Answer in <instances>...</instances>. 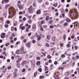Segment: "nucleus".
I'll return each instance as SVG.
<instances>
[{"instance_id": "f257e3e1", "label": "nucleus", "mask_w": 79, "mask_h": 79, "mask_svg": "<svg viewBox=\"0 0 79 79\" xmlns=\"http://www.w3.org/2000/svg\"><path fill=\"white\" fill-rule=\"evenodd\" d=\"M33 7L31 5L30 6L29 8H28V10L30 13H33L34 10V8H32Z\"/></svg>"}, {"instance_id": "f03ea898", "label": "nucleus", "mask_w": 79, "mask_h": 79, "mask_svg": "<svg viewBox=\"0 0 79 79\" xmlns=\"http://www.w3.org/2000/svg\"><path fill=\"white\" fill-rule=\"evenodd\" d=\"M54 78L56 79H59V75L56 73H55L54 74Z\"/></svg>"}, {"instance_id": "7ed1b4c3", "label": "nucleus", "mask_w": 79, "mask_h": 79, "mask_svg": "<svg viewBox=\"0 0 79 79\" xmlns=\"http://www.w3.org/2000/svg\"><path fill=\"white\" fill-rule=\"evenodd\" d=\"M17 6H18L20 10H23V7L21 4H19L17 5Z\"/></svg>"}, {"instance_id": "20e7f679", "label": "nucleus", "mask_w": 79, "mask_h": 79, "mask_svg": "<svg viewBox=\"0 0 79 79\" xmlns=\"http://www.w3.org/2000/svg\"><path fill=\"white\" fill-rule=\"evenodd\" d=\"M4 2L5 3H8L9 2V0H2V3L3 4Z\"/></svg>"}, {"instance_id": "39448f33", "label": "nucleus", "mask_w": 79, "mask_h": 79, "mask_svg": "<svg viewBox=\"0 0 79 79\" xmlns=\"http://www.w3.org/2000/svg\"><path fill=\"white\" fill-rule=\"evenodd\" d=\"M6 35L5 33H2L1 34V37L2 39H3V38H5V36Z\"/></svg>"}, {"instance_id": "423d86ee", "label": "nucleus", "mask_w": 79, "mask_h": 79, "mask_svg": "<svg viewBox=\"0 0 79 79\" xmlns=\"http://www.w3.org/2000/svg\"><path fill=\"white\" fill-rule=\"evenodd\" d=\"M26 46L27 47L29 48V47H31V44L29 43H27L26 44Z\"/></svg>"}, {"instance_id": "0eeeda50", "label": "nucleus", "mask_w": 79, "mask_h": 79, "mask_svg": "<svg viewBox=\"0 0 79 79\" xmlns=\"http://www.w3.org/2000/svg\"><path fill=\"white\" fill-rule=\"evenodd\" d=\"M24 50V46H23L20 48V52H21V53H22V52H23V51Z\"/></svg>"}, {"instance_id": "6e6552de", "label": "nucleus", "mask_w": 79, "mask_h": 79, "mask_svg": "<svg viewBox=\"0 0 79 79\" xmlns=\"http://www.w3.org/2000/svg\"><path fill=\"white\" fill-rule=\"evenodd\" d=\"M27 63V61L26 60H24L21 63V65L23 66H24V64H26Z\"/></svg>"}, {"instance_id": "1a4fd4ad", "label": "nucleus", "mask_w": 79, "mask_h": 79, "mask_svg": "<svg viewBox=\"0 0 79 79\" xmlns=\"http://www.w3.org/2000/svg\"><path fill=\"white\" fill-rule=\"evenodd\" d=\"M41 13V10H39L36 12V15H39Z\"/></svg>"}, {"instance_id": "9d476101", "label": "nucleus", "mask_w": 79, "mask_h": 79, "mask_svg": "<svg viewBox=\"0 0 79 79\" xmlns=\"http://www.w3.org/2000/svg\"><path fill=\"white\" fill-rule=\"evenodd\" d=\"M70 16L71 17L75 16H76V14L74 12H72Z\"/></svg>"}, {"instance_id": "9b49d317", "label": "nucleus", "mask_w": 79, "mask_h": 79, "mask_svg": "<svg viewBox=\"0 0 79 79\" xmlns=\"http://www.w3.org/2000/svg\"><path fill=\"white\" fill-rule=\"evenodd\" d=\"M47 38L48 40H50V39H51V36L50 35H48L47 36Z\"/></svg>"}, {"instance_id": "f8f14e48", "label": "nucleus", "mask_w": 79, "mask_h": 79, "mask_svg": "<svg viewBox=\"0 0 79 79\" xmlns=\"http://www.w3.org/2000/svg\"><path fill=\"white\" fill-rule=\"evenodd\" d=\"M45 78V77L44 75H41L39 77V79H43Z\"/></svg>"}, {"instance_id": "ddd939ff", "label": "nucleus", "mask_w": 79, "mask_h": 79, "mask_svg": "<svg viewBox=\"0 0 79 79\" xmlns=\"http://www.w3.org/2000/svg\"><path fill=\"white\" fill-rule=\"evenodd\" d=\"M37 4V2L35 1H34L33 3V6L34 7H35L36 6V4Z\"/></svg>"}, {"instance_id": "4468645a", "label": "nucleus", "mask_w": 79, "mask_h": 79, "mask_svg": "<svg viewBox=\"0 0 79 79\" xmlns=\"http://www.w3.org/2000/svg\"><path fill=\"white\" fill-rule=\"evenodd\" d=\"M16 72H14V77L15 78L17 77V74H16Z\"/></svg>"}, {"instance_id": "2eb2a0df", "label": "nucleus", "mask_w": 79, "mask_h": 79, "mask_svg": "<svg viewBox=\"0 0 79 79\" xmlns=\"http://www.w3.org/2000/svg\"><path fill=\"white\" fill-rule=\"evenodd\" d=\"M10 5L9 4H6L5 5V9H7V8H8V7H9V6H10Z\"/></svg>"}, {"instance_id": "dca6fc26", "label": "nucleus", "mask_w": 79, "mask_h": 79, "mask_svg": "<svg viewBox=\"0 0 79 79\" xmlns=\"http://www.w3.org/2000/svg\"><path fill=\"white\" fill-rule=\"evenodd\" d=\"M56 40V38L55 37H52V40L55 42V40Z\"/></svg>"}, {"instance_id": "f3484780", "label": "nucleus", "mask_w": 79, "mask_h": 79, "mask_svg": "<svg viewBox=\"0 0 79 79\" xmlns=\"http://www.w3.org/2000/svg\"><path fill=\"white\" fill-rule=\"evenodd\" d=\"M36 65L37 66H39L40 64V61H38L36 63Z\"/></svg>"}, {"instance_id": "a211bd4d", "label": "nucleus", "mask_w": 79, "mask_h": 79, "mask_svg": "<svg viewBox=\"0 0 79 79\" xmlns=\"http://www.w3.org/2000/svg\"><path fill=\"white\" fill-rule=\"evenodd\" d=\"M16 66L17 68H19V67H20V64H19V62H17Z\"/></svg>"}, {"instance_id": "6ab92c4d", "label": "nucleus", "mask_w": 79, "mask_h": 79, "mask_svg": "<svg viewBox=\"0 0 79 79\" xmlns=\"http://www.w3.org/2000/svg\"><path fill=\"white\" fill-rule=\"evenodd\" d=\"M67 25H68V23L67 22H65L64 23L63 25V26H64V27L67 26Z\"/></svg>"}, {"instance_id": "aec40b11", "label": "nucleus", "mask_w": 79, "mask_h": 79, "mask_svg": "<svg viewBox=\"0 0 79 79\" xmlns=\"http://www.w3.org/2000/svg\"><path fill=\"white\" fill-rule=\"evenodd\" d=\"M53 20H50L49 22V24H53Z\"/></svg>"}, {"instance_id": "412c9836", "label": "nucleus", "mask_w": 79, "mask_h": 79, "mask_svg": "<svg viewBox=\"0 0 79 79\" xmlns=\"http://www.w3.org/2000/svg\"><path fill=\"white\" fill-rule=\"evenodd\" d=\"M57 6L58 3L57 2L55 3L53 5V6H54L55 7H56V6Z\"/></svg>"}, {"instance_id": "4be33fe9", "label": "nucleus", "mask_w": 79, "mask_h": 79, "mask_svg": "<svg viewBox=\"0 0 79 79\" xmlns=\"http://www.w3.org/2000/svg\"><path fill=\"white\" fill-rule=\"evenodd\" d=\"M36 28V25L34 24L32 26V29H35Z\"/></svg>"}, {"instance_id": "5701e85b", "label": "nucleus", "mask_w": 79, "mask_h": 79, "mask_svg": "<svg viewBox=\"0 0 79 79\" xmlns=\"http://www.w3.org/2000/svg\"><path fill=\"white\" fill-rule=\"evenodd\" d=\"M66 21L68 23H69V22H71V20L68 18H67L66 19Z\"/></svg>"}, {"instance_id": "b1692460", "label": "nucleus", "mask_w": 79, "mask_h": 79, "mask_svg": "<svg viewBox=\"0 0 79 79\" xmlns=\"http://www.w3.org/2000/svg\"><path fill=\"white\" fill-rule=\"evenodd\" d=\"M26 53H27V52L26 51H23V52H20L21 54L22 55V54H26Z\"/></svg>"}, {"instance_id": "393cba45", "label": "nucleus", "mask_w": 79, "mask_h": 79, "mask_svg": "<svg viewBox=\"0 0 79 79\" xmlns=\"http://www.w3.org/2000/svg\"><path fill=\"white\" fill-rule=\"evenodd\" d=\"M14 15V13H13L12 12H11V13H10V16H11V17L13 16Z\"/></svg>"}, {"instance_id": "a878e982", "label": "nucleus", "mask_w": 79, "mask_h": 79, "mask_svg": "<svg viewBox=\"0 0 79 79\" xmlns=\"http://www.w3.org/2000/svg\"><path fill=\"white\" fill-rule=\"evenodd\" d=\"M66 35H64L63 37V39L64 40H66Z\"/></svg>"}, {"instance_id": "bb28decb", "label": "nucleus", "mask_w": 79, "mask_h": 79, "mask_svg": "<svg viewBox=\"0 0 79 79\" xmlns=\"http://www.w3.org/2000/svg\"><path fill=\"white\" fill-rule=\"evenodd\" d=\"M48 19H49V16H47L46 17V19H45L46 21H48Z\"/></svg>"}, {"instance_id": "cd10ccee", "label": "nucleus", "mask_w": 79, "mask_h": 79, "mask_svg": "<svg viewBox=\"0 0 79 79\" xmlns=\"http://www.w3.org/2000/svg\"><path fill=\"white\" fill-rule=\"evenodd\" d=\"M47 58L48 59H51V58H52V56H51L50 55H48L47 56Z\"/></svg>"}, {"instance_id": "c85d7f7f", "label": "nucleus", "mask_w": 79, "mask_h": 79, "mask_svg": "<svg viewBox=\"0 0 79 79\" xmlns=\"http://www.w3.org/2000/svg\"><path fill=\"white\" fill-rule=\"evenodd\" d=\"M67 48H69L71 47V44H67L66 45Z\"/></svg>"}, {"instance_id": "c756f323", "label": "nucleus", "mask_w": 79, "mask_h": 79, "mask_svg": "<svg viewBox=\"0 0 79 79\" xmlns=\"http://www.w3.org/2000/svg\"><path fill=\"white\" fill-rule=\"evenodd\" d=\"M21 59L20 58H18L17 60V63H19L20 61H21Z\"/></svg>"}, {"instance_id": "7c9ffc66", "label": "nucleus", "mask_w": 79, "mask_h": 79, "mask_svg": "<svg viewBox=\"0 0 79 79\" xmlns=\"http://www.w3.org/2000/svg\"><path fill=\"white\" fill-rule=\"evenodd\" d=\"M45 23V22L44 20H43L42 21H41V24H44V23Z\"/></svg>"}, {"instance_id": "2f4dec72", "label": "nucleus", "mask_w": 79, "mask_h": 79, "mask_svg": "<svg viewBox=\"0 0 79 79\" xmlns=\"http://www.w3.org/2000/svg\"><path fill=\"white\" fill-rule=\"evenodd\" d=\"M45 46L47 47H50V45L48 44V43H46V44Z\"/></svg>"}, {"instance_id": "473e14b6", "label": "nucleus", "mask_w": 79, "mask_h": 79, "mask_svg": "<svg viewBox=\"0 0 79 79\" xmlns=\"http://www.w3.org/2000/svg\"><path fill=\"white\" fill-rule=\"evenodd\" d=\"M37 72H36L35 73H34V77H36V76H37Z\"/></svg>"}, {"instance_id": "72a5a7b5", "label": "nucleus", "mask_w": 79, "mask_h": 79, "mask_svg": "<svg viewBox=\"0 0 79 79\" xmlns=\"http://www.w3.org/2000/svg\"><path fill=\"white\" fill-rule=\"evenodd\" d=\"M60 69L64 70V68L63 67H60L59 68V70H60Z\"/></svg>"}, {"instance_id": "f704fd0d", "label": "nucleus", "mask_w": 79, "mask_h": 79, "mask_svg": "<svg viewBox=\"0 0 79 79\" xmlns=\"http://www.w3.org/2000/svg\"><path fill=\"white\" fill-rule=\"evenodd\" d=\"M40 29L41 30V31H44V28H43V27H42V26H40Z\"/></svg>"}, {"instance_id": "c9c22d12", "label": "nucleus", "mask_w": 79, "mask_h": 79, "mask_svg": "<svg viewBox=\"0 0 79 79\" xmlns=\"http://www.w3.org/2000/svg\"><path fill=\"white\" fill-rule=\"evenodd\" d=\"M16 54H17V55H19V50H17L16 52Z\"/></svg>"}, {"instance_id": "e433bc0d", "label": "nucleus", "mask_w": 79, "mask_h": 79, "mask_svg": "<svg viewBox=\"0 0 79 79\" xmlns=\"http://www.w3.org/2000/svg\"><path fill=\"white\" fill-rule=\"evenodd\" d=\"M6 68L5 69H3V73H6Z\"/></svg>"}, {"instance_id": "4c0bfd02", "label": "nucleus", "mask_w": 79, "mask_h": 79, "mask_svg": "<svg viewBox=\"0 0 79 79\" xmlns=\"http://www.w3.org/2000/svg\"><path fill=\"white\" fill-rule=\"evenodd\" d=\"M44 68H45V71H47L48 70V67L47 66H45Z\"/></svg>"}, {"instance_id": "58836bf2", "label": "nucleus", "mask_w": 79, "mask_h": 79, "mask_svg": "<svg viewBox=\"0 0 79 79\" xmlns=\"http://www.w3.org/2000/svg\"><path fill=\"white\" fill-rule=\"evenodd\" d=\"M38 71L39 72H41L42 71V68H39L38 69Z\"/></svg>"}, {"instance_id": "ea45409f", "label": "nucleus", "mask_w": 79, "mask_h": 79, "mask_svg": "<svg viewBox=\"0 0 79 79\" xmlns=\"http://www.w3.org/2000/svg\"><path fill=\"white\" fill-rule=\"evenodd\" d=\"M21 29L22 30H24L25 27L24 26H23L22 27H21Z\"/></svg>"}, {"instance_id": "a19ab883", "label": "nucleus", "mask_w": 79, "mask_h": 79, "mask_svg": "<svg viewBox=\"0 0 79 79\" xmlns=\"http://www.w3.org/2000/svg\"><path fill=\"white\" fill-rule=\"evenodd\" d=\"M10 10H11V12H12V11L13 10V7H10L9 8V10L10 11Z\"/></svg>"}, {"instance_id": "79ce46f5", "label": "nucleus", "mask_w": 79, "mask_h": 79, "mask_svg": "<svg viewBox=\"0 0 79 79\" xmlns=\"http://www.w3.org/2000/svg\"><path fill=\"white\" fill-rule=\"evenodd\" d=\"M72 60H74V61H75V60H76V58L75 57H74V56H73L72 57Z\"/></svg>"}, {"instance_id": "37998d69", "label": "nucleus", "mask_w": 79, "mask_h": 79, "mask_svg": "<svg viewBox=\"0 0 79 79\" xmlns=\"http://www.w3.org/2000/svg\"><path fill=\"white\" fill-rule=\"evenodd\" d=\"M2 54H3L4 55H5L6 56V53L5 51H4V52H2Z\"/></svg>"}, {"instance_id": "c03bdc74", "label": "nucleus", "mask_w": 79, "mask_h": 79, "mask_svg": "<svg viewBox=\"0 0 79 79\" xmlns=\"http://www.w3.org/2000/svg\"><path fill=\"white\" fill-rule=\"evenodd\" d=\"M35 42H36V41H35V40H32V43H33V44H35Z\"/></svg>"}, {"instance_id": "a18cd8bd", "label": "nucleus", "mask_w": 79, "mask_h": 79, "mask_svg": "<svg viewBox=\"0 0 79 79\" xmlns=\"http://www.w3.org/2000/svg\"><path fill=\"white\" fill-rule=\"evenodd\" d=\"M60 45L61 46V47H63V45H64V44L63 43H61L60 44Z\"/></svg>"}, {"instance_id": "49530a36", "label": "nucleus", "mask_w": 79, "mask_h": 79, "mask_svg": "<svg viewBox=\"0 0 79 79\" xmlns=\"http://www.w3.org/2000/svg\"><path fill=\"white\" fill-rule=\"evenodd\" d=\"M65 56H66L64 54H62L61 56V57H62V58H65Z\"/></svg>"}, {"instance_id": "de8ad7c7", "label": "nucleus", "mask_w": 79, "mask_h": 79, "mask_svg": "<svg viewBox=\"0 0 79 79\" xmlns=\"http://www.w3.org/2000/svg\"><path fill=\"white\" fill-rule=\"evenodd\" d=\"M26 32H29V28L27 27L26 28Z\"/></svg>"}, {"instance_id": "09e8293b", "label": "nucleus", "mask_w": 79, "mask_h": 79, "mask_svg": "<svg viewBox=\"0 0 79 79\" xmlns=\"http://www.w3.org/2000/svg\"><path fill=\"white\" fill-rule=\"evenodd\" d=\"M36 59L38 60H40V57L39 56H38L36 57Z\"/></svg>"}, {"instance_id": "8fccbe9b", "label": "nucleus", "mask_w": 79, "mask_h": 79, "mask_svg": "<svg viewBox=\"0 0 79 79\" xmlns=\"http://www.w3.org/2000/svg\"><path fill=\"white\" fill-rule=\"evenodd\" d=\"M59 15V12H56L55 14V15L56 16H58Z\"/></svg>"}, {"instance_id": "3c124183", "label": "nucleus", "mask_w": 79, "mask_h": 79, "mask_svg": "<svg viewBox=\"0 0 79 79\" xmlns=\"http://www.w3.org/2000/svg\"><path fill=\"white\" fill-rule=\"evenodd\" d=\"M39 37L40 38H42V34H40L39 36Z\"/></svg>"}, {"instance_id": "603ef678", "label": "nucleus", "mask_w": 79, "mask_h": 79, "mask_svg": "<svg viewBox=\"0 0 79 79\" xmlns=\"http://www.w3.org/2000/svg\"><path fill=\"white\" fill-rule=\"evenodd\" d=\"M26 71V69H23L22 70V72L23 73H24Z\"/></svg>"}, {"instance_id": "864d4df0", "label": "nucleus", "mask_w": 79, "mask_h": 79, "mask_svg": "<svg viewBox=\"0 0 79 79\" xmlns=\"http://www.w3.org/2000/svg\"><path fill=\"white\" fill-rule=\"evenodd\" d=\"M17 22H16L15 23H14V26H17Z\"/></svg>"}, {"instance_id": "5fc2aeb1", "label": "nucleus", "mask_w": 79, "mask_h": 79, "mask_svg": "<svg viewBox=\"0 0 79 79\" xmlns=\"http://www.w3.org/2000/svg\"><path fill=\"white\" fill-rule=\"evenodd\" d=\"M27 42V40L26 39L23 40V42L24 43H26Z\"/></svg>"}, {"instance_id": "6e6d98bb", "label": "nucleus", "mask_w": 79, "mask_h": 79, "mask_svg": "<svg viewBox=\"0 0 79 79\" xmlns=\"http://www.w3.org/2000/svg\"><path fill=\"white\" fill-rule=\"evenodd\" d=\"M14 27H11V31H13V30H14Z\"/></svg>"}, {"instance_id": "4d7b16f0", "label": "nucleus", "mask_w": 79, "mask_h": 79, "mask_svg": "<svg viewBox=\"0 0 79 79\" xmlns=\"http://www.w3.org/2000/svg\"><path fill=\"white\" fill-rule=\"evenodd\" d=\"M55 43L54 42H52L50 43L51 45H55Z\"/></svg>"}, {"instance_id": "13d9d810", "label": "nucleus", "mask_w": 79, "mask_h": 79, "mask_svg": "<svg viewBox=\"0 0 79 79\" xmlns=\"http://www.w3.org/2000/svg\"><path fill=\"white\" fill-rule=\"evenodd\" d=\"M79 58V55H77L76 56V60H78Z\"/></svg>"}, {"instance_id": "bf43d9fd", "label": "nucleus", "mask_w": 79, "mask_h": 79, "mask_svg": "<svg viewBox=\"0 0 79 79\" xmlns=\"http://www.w3.org/2000/svg\"><path fill=\"white\" fill-rule=\"evenodd\" d=\"M41 38L40 37H38L37 38V40H38V41H39V40H40Z\"/></svg>"}, {"instance_id": "052dcab7", "label": "nucleus", "mask_w": 79, "mask_h": 79, "mask_svg": "<svg viewBox=\"0 0 79 79\" xmlns=\"http://www.w3.org/2000/svg\"><path fill=\"white\" fill-rule=\"evenodd\" d=\"M61 13H64V10L62 9L61 10Z\"/></svg>"}, {"instance_id": "680f3d73", "label": "nucleus", "mask_w": 79, "mask_h": 79, "mask_svg": "<svg viewBox=\"0 0 79 79\" xmlns=\"http://www.w3.org/2000/svg\"><path fill=\"white\" fill-rule=\"evenodd\" d=\"M75 50H77V45H75Z\"/></svg>"}, {"instance_id": "e2e57ef3", "label": "nucleus", "mask_w": 79, "mask_h": 79, "mask_svg": "<svg viewBox=\"0 0 79 79\" xmlns=\"http://www.w3.org/2000/svg\"><path fill=\"white\" fill-rule=\"evenodd\" d=\"M11 66H8L7 67L8 69H11Z\"/></svg>"}, {"instance_id": "0e129e2a", "label": "nucleus", "mask_w": 79, "mask_h": 79, "mask_svg": "<svg viewBox=\"0 0 79 79\" xmlns=\"http://www.w3.org/2000/svg\"><path fill=\"white\" fill-rule=\"evenodd\" d=\"M20 38L21 39H24V36H22Z\"/></svg>"}, {"instance_id": "69168bd1", "label": "nucleus", "mask_w": 79, "mask_h": 79, "mask_svg": "<svg viewBox=\"0 0 79 79\" xmlns=\"http://www.w3.org/2000/svg\"><path fill=\"white\" fill-rule=\"evenodd\" d=\"M43 27H44V28H47V25H44L43 26Z\"/></svg>"}, {"instance_id": "338daca9", "label": "nucleus", "mask_w": 79, "mask_h": 79, "mask_svg": "<svg viewBox=\"0 0 79 79\" xmlns=\"http://www.w3.org/2000/svg\"><path fill=\"white\" fill-rule=\"evenodd\" d=\"M0 20H1V21H3V17H1L0 18Z\"/></svg>"}, {"instance_id": "774afa93", "label": "nucleus", "mask_w": 79, "mask_h": 79, "mask_svg": "<svg viewBox=\"0 0 79 79\" xmlns=\"http://www.w3.org/2000/svg\"><path fill=\"white\" fill-rule=\"evenodd\" d=\"M26 20V17H24L23 18V21H25Z\"/></svg>"}]
</instances>
